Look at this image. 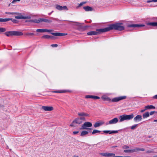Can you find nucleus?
<instances>
[{"label": "nucleus", "mask_w": 157, "mask_h": 157, "mask_svg": "<svg viewBox=\"0 0 157 157\" xmlns=\"http://www.w3.org/2000/svg\"><path fill=\"white\" fill-rule=\"evenodd\" d=\"M105 29V31L106 32L113 29L118 30H122L124 29V27L123 26L122 24L117 23L111 25L109 27Z\"/></svg>", "instance_id": "1"}, {"label": "nucleus", "mask_w": 157, "mask_h": 157, "mask_svg": "<svg viewBox=\"0 0 157 157\" xmlns=\"http://www.w3.org/2000/svg\"><path fill=\"white\" fill-rule=\"evenodd\" d=\"M102 99L105 101H111L113 102H116L120 101L121 100L125 99L126 98V96H120L117 97H116L112 98L111 100L109 97L104 96L101 97Z\"/></svg>", "instance_id": "2"}, {"label": "nucleus", "mask_w": 157, "mask_h": 157, "mask_svg": "<svg viewBox=\"0 0 157 157\" xmlns=\"http://www.w3.org/2000/svg\"><path fill=\"white\" fill-rule=\"evenodd\" d=\"M134 116L133 114H131L129 115H123L119 116L120 120L119 122H122L124 121L129 120L132 119L134 117Z\"/></svg>", "instance_id": "3"}, {"label": "nucleus", "mask_w": 157, "mask_h": 157, "mask_svg": "<svg viewBox=\"0 0 157 157\" xmlns=\"http://www.w3.org/2000/svg\"><path fill=\"white\" fill-rule=\"evenodd\" d=\"M84 120L85 118L81 117L79 118H76L73 121L72 123L70 124V127H75L77 126L78 124H80L82 123V120Z\"/></svg>", "instance_id": "4"}, {"label": "nucleus", "mask_w": 157, "mask_h": 157, "mask_svg": "<svg viewBox=\"0 0 157 157\" xmlns=\"http://www.w3.org/2000/svg\"><path fill=\"white\" fill-rule=\"evenodd\" d=\"M105 29H97L95 31H90L87 33L88 35H97L100 33L105 32Z\"/></svg>", "instance_id": "5"}, {"label": "nucleus", "mask_w": 157, "mask_h": 157, "mask_svg": "<svg viewBox=\"0 0 157 157\" xmlns=\"http://www.w3.org/2000/svg\"><path fill=\"white\" fill-rule=\"evenodd\" d=\"M92 126V124L89 122H86L82 126L81 129H88L89 128L88 127H91Z\"/></svg>", "instance_id": "6"}, {"label": "nucleus", "mask_w": 157, "mask_h": 157, "mask_svg": "<svg viewBox=\"0 0 157 157\" xmlns=\"http://www.w3.org/2000/svg\"><path fill=\"white\" fill-rule=\"evenodd\" d=\"M16 14H17L18 15L15 16V18L16 19H29L31 18L30 16H23L19 13H17Z\"/></svg>", "instance_id": "7"}, {"label": "nucleus", "mask_w": 157, "mask_h": 157, "mask_svg": "<svg viewBox=\"0 0 157 157\" xmlns=\"http://www.w3.org/2000/svg\"><path fill=\"white\" fill-rule=\"evenodd\" d=\"M119 121L117 117H115L112 119L109 120L108 122L106 124H116Z\"/></svg>", "instance_id": "8"}, {"label": "nucleus", "mask_w": 157, "mask_h": 157, "mask_svg": "<svg viewBox=\"0 0 157 157\" xmlns=\"http://www.w3.org/2000/svg\"><path fill=\"white\" fill-rule=\"evenodd\" d=\"M56 8L58 10L61 11L63 10H68V9L67 7L66 6H61L58 5H56Z\"/></svg>", "instance_id": "9"}, {"label": "nucleus", "mask_w": 157, "mask_h": 157, "mask_svg": "<svg viewBox=\"0 0 157 157\" xmlns=\"http://www.w3.org/2000/svg\"><path fill=\"white\" fill-rule=\"evenodd\" d=\"M42 109L45 111H51L54 109L52 106H42Z\"/></svg>", "instance_id": "10"}, {"label": "nucleus", "mask_w": 157, "mask_h": 157, "mask_svg": "<svg viewBox=\"0 0 157 157\" xmlns=\"http://www.w3.org/2000/svg\"><path fill=\"white\" fill-rule=\"evenodd\" d=\"M105 123L104 121H99L97 122H96L94 125V126L95 128L99 127L102 125L103 124Z\"/></svg>", "instance_id": "11"}, {"label": "nucleus", "mask_w": 157, "mask_h": 157, "mask_svg": "<svg viewBox=\"0 0 157 157\" xmlns=\"http://www.w3.org/2000/svg\"><path fill=\"white\" fill-rule=\"evenodd\" d=\"M51 34L54 36H62L67 35V33H53Z\"/></svg>", "instance_id": "12"}, {"label": "nucleus", "mask_w": 157, "mask_h": 157, "mask_svg": "<svg viewBox=\"0 0 157 157\" xmlns=\"http://www.w3.org/2000/svg\"><path fill=\"white\" fill-rule=\"evenodd\" d=\"M103 132L105 133L110 134L112 133H116L118 132V131L117 130L116 131H110V130H104L103 131Z\"/></svg>", "instance_id": "13"}, {"label": "nucleus", "mask_w": 157, "mask_h": 157, "mask_svg": "<svg viewBox=\"0 0 157 157\" xmlns=\"http://www.w3.org/2000/svg\"><path fill=\"white\" fill-rule=\"evenodd\" d=\"M142 119V116L140 115H137L134 118V121L135 122L140 121Z\"/></svg>", "instance_id": "14"}, {"label": "nucleus", "mask_w": 157, "mask_h": 157, "mask_svg": "<svg viewBox=\"0 0 157 157\" xmlns=\"http://www.w3.org/2000/svg\"><path fill=\"white\" fill-rule=\"evenodd\" d=\"M85 98H92L94 99H99L100 98L98 96L90 95H86Z\"/></svg>", "instance_id": "15"}, {"label": "nucleus", "mask_w": 157, "mask_h": 157, "mask_svg": "<svg viewBox=\"0 0 157 157\" xmlns=\"http://www.w3.org/2000/svg\"><path fill=\"white\" fill-rule=\"evenodd\" d=\"M143 25H139L137 24L129 25H128L129 27H140L143 26Z\"/></svg>", "instance_id": "16"}, {"label": "nucleus", "mask_w": 157, "mask_h": 157, "mask_svg": "<svg viewBox=\"0 0 157 157\" xmlns=\"http://www.w3.org/2000/svg\"><path fill=\"white\" fill-rule=\"evenodd\" d=\"M13 36H21L23 35L22 33L20 32L13 31Z\"/></svg>", "instance_id": "17"}, {"label": "nucleus", "mask_w": 157, "mask_h": 157, "mask_svg": "<svg viewBox=\"0 0 157 157\" xmlns=\"http://www.w3.org/2000/svg\"><path fill=\"white\" fill-rule=\"evenodd\" d=\"M83 9L86 11H92L93 10L92 8L88 6L84 7Z\"/></svg>", "instance_id": "18"}, {"label": "nucleus", "mask_w": 157, "mask_h": 157, "mask_svg": "<svg viewBox=\"0 0 157 157\" xmlns=\"http://www.w3.org/2000/svg\"><path fill=\"white\" fill-rule=\"evenodd\" d=\"M144 108L146 109L147 110L151 109H155V106L152 105H148L144 107Z\"/></svg>", "instance_id": "19"}, {"label": "nucleus", "mask_w": 157, "mask_h": 157, "mask_svg": "<svg viewBox=\"0 0 157 157\" xmlns=\"http://www.w3.org/2000/svg\"><path fill=\"white\" fill-rule=\"evenodd\" d=\"M5 34L8 36H13V31L7 32L5 33Z\"/></svg>", "instance_id": "20"}, {"label": "nucleus", "mask_w": 157, "mask_h": 157, "mask_svg": "<svg viewBox=\"0 0 157 157\" xmlns=\"http://www.w3.org/2000/svg\"><path fill=\"white\" fill-rule=\"evenodd\" d=\"M124 151L125 153H131L136 151V150H124Z\"/></svg>", "instance_id": "21"}, {"label": "nucleus", "mask_w": 157, "mask_h": 157, "mask_svg": "<svg viewBox=\"0 0 157 157\" xmlns=\"http://www.w3.org/2000/svg\"><path fill=\"white\" fill-rule=\"evenodd\" d=\"M40 20L41 22L43 21L46 23H50L52 22V21L50 20L44 18H40Z\"/></svg>", "instance_id": "22"}, {"label": "nucleus", "mask_w": 157, "mask_h": 157, "mask_svg": "<svg viewBox=\"0 0 157 157\" xmlns=\"http://www.w3.org/2000/svg\"><path fill=\"white\" fill-rule=\"evenodd\" d=\"M88 133V132L85 130L81 132L80 136H84L86 135Z\"/></svg>", "instance_id": "23"}, {"label": "nucleus", "mask_w": 157, "mask_h": 157, "mask_svg": "<svg viewBox=\"0 0 157 157\" xmlns=\"http://www.w3.org/2000/svg\"><path fill=\"white\" fill-rule=\"evenodd\" d=\"M148 25H151L153 26H157V22H153L149 23L147 24Z\"/></svg>", "instance_id": "24"}, {"label": "nucleus", "mask_w": 157, "mask_h": 157, "mask_svg": "<svg viewBox=\"0 0 157 157\" xmlns=\"http://www.w3.org/2000/svg\"><path fill=\"white\" fill-rule=\"evenodd\" d=\"M78 115L79 116H84L87 117L89 116V114H88L85 113L84 112H81V113H78Z\"/></svg>", "instance_id": "25"}, {"label": "nucleus", "mask_w": 157, "mask_h": 157, "mask_svg": "<svg viewBox=\"0 0 157 157\" xmlns=\"http://www.w3.org/2000/svg\"><path fill=\"white\" fill-rule=\"evenodd\" d=\"M149 116V114L148 112H146L143 114V117L144 118H145Z\"/></svg>", "instance_id": "26"}, {"label": "nucleus", "mask_w": 157, "mask_h": 157, "mask_svg": "<svg viewBox=\"0 0 157 157\" xmlns=\"http://www.w3.org/2000/svg\"><path fill=\"white\" fill-rule=\"evenodd\" d=\"M11 19L10 18H0V22H6L10 20Z\"/></svg>", "instance_id": "27"}, {"label": "nucleus", "mask_w": 157, "mask_h": 157, "mask_svg": "<svg viewBox=\"0 0 157 157\" xmlns=\"http://www.w3.org/2000/svg\"><path fill=\"white\" fill-rule=\"evenodd\" d=\"M67 92V91H66V90H59V91H52V92L55 93H66Z\"/></svg>", "instance_id": "28"}, {"label": "nucleus", "mask_w": 157, "mask_h": 157, "mask_svg": "<svg viewBox=\"0 0 157 157\" xmlns=\"http://www.w3.org/2000/svg\"><path fill=\"white\" fill-rule=\"evenodd\" d=\"M101 132V131L94 129L93 130L92 132V134H94L95 133H100Z\"/></svg>", "instance_id": "29"}, {"label": "nucleus", "mask_w": 157, "mask_h": 157, "mask_svg": "<svg viewBox=\"0 0 157 157\" xmlns=\"http://www.w3.org/2000/svg\"><path fill=\"white\" fill-rule=\"evenodd\" d=\"M51 37L48 35H44L42 37V38L43 39H49Z\"/></svg>", "instance_id": "30"}, {"label": "nucleus", "mask_w": 157, "mask_h": 157, "mask_svg": "<svg viewBox=\"0 0 157 157\" xmlns=\"http://www.w3.org/2000/svg\"><path fill=\"white\" fill-rule=\"evenodd\" d=\"M31 21L33 22L34 23H38L40 22H41V21L40 20V18L38 20H33Z\"/></svg>", "instance_id": "31"}, {"label": "nucleus", "mask_w": 157, "mask_h": 157, "mask_svg": "<svg viewBox=\"0 0 157 157\" xmlns=\"http://www.w3.org/2000/svg\"><path fill=\"white\" fill-rule=\"evenodd\" d=\"M45 29H37L36 31L38 32L44 33L45 32Z\"/></svg>", "instance_id": "32"}, {"label": "nucleus", "mask_w": 157, "mask_h": 157, "mask_svg": "<svg viewBox=\"0 0 157 157\" xmlns=\"http://www.w3.org/2000/svg\"><path fill=\"white\" fill-rule=\"evenodd\" d=\"M137 124H134L130 128L132 130H134L136 128V127H137Z\"/></svg>", "instance_id": "33"}, {"label": "nucleus", "mask_w": 157, "mask_h": 157, "mask_svg": "<svg viewBox=\"0 0 157 157\" xmlns=\"http://www.w3.org/2000/svg\"><path fill=\"white\" fill-rule=\"evenodd\" d=\"M6 31V29L5 28L0 27V33H2L5 32Z\"/></svg>", "instance_id": "34"}, {"label": "nucleus", "mask_w": 157, "mask_h": 157, "mask_svg": "<svg viewBox=\"0 0 157 157\" xmlns=\"http://www.w3.org/2000/svg\"><path fill=\"white\" fill-rule=\"evenodd\" d=\"M100 155L108 157V153H101Z\"/></svg>", "instance_id": "35"}, {"label": "nucleus", "mask_w": 157, "mask_h": 157, "mask_svg": "<svg viewBox=\"0 0 157 157\" xmlns=\"http://www.w3.org/2000/svg\"><path fill=\"white\" fill-rule=\"evenodd\" d=\"M86 2H81V3H80L79 5H78V7H80L81 6H82L83 5L86 4Z\"/></svg>", "instance_id": "36"}, {"label": "nucleus", "mask_w": 157, "mask_h": 157, "mask_svg": "<svg viewBox=\"0 0 157 157\" xmlns=\"http://www.w3.org/2000/svg\"><path fill=\"white\" fill-rule=\"evenodd\" d=\"M115 154L112 153H108V157H111L115 155Z\"/></svg>", "instance_id": "37"}, {"label": "nucleus", "mask_w": 157, "mask_h": 157, "mask_svg": "<svg viewBox=\"0 0 157 157\" xmlns=\"http://www.w3.org/2000/svg\"><path fill=\"white\" fill-rule=\"evenodd\" d=\"M6 13L9 14H11V15H13L17 13H14V12H6Z\"/></svg>", "instance_id": "38"}, {"label": "nucleus", "mask_w": 157, "mask_h": 157, "mask_svg": "<svg viewBox=\"0 0 157 157\" xmlns=\"http://www.w3.org/2000/svg\"><path fill=\"white\" fill-rule=\"evenodd\" d=\"M129 148V147L126 145H124L122 147V148L123 149H127Z\"/></svg>", "instance_id": "39"}, {"label": "nucleus", "mask_w": 157, "mask_h": 157, "mask_svg": "<svg viewBox=\"0 0 157 157\" xmlns=\"http://www.w3.org/2000/svg\"><path fill=\"white\" fill-rule=\"evenodd\" d=\"M34 35V33H27L26 34V35L27 36H33Z\"/></svg>", "instance_id": "40"}, {"label": "nucleus", "mask_w": 157, "mask_h": 157, "mask_svg": "<svg viewBox=\"0 0 157 157\" xmlns=\"http://www.w3.org/2000/svg\"><path fill=\"white\" fill-rule=\"evenodd\" d=\"M151 2H157V0H152L151 1H147V2L149 3Z\"/></svg>", "instance_id": "41"}, {"label": "nucleus", "mask_w": 157, "mask_h": 157, "mask_svg": "<svg viewBox=\"0 0 157 157\" xmlns=\"http://www.w3.org/2000/svg\"><path fill=\"white\" fill-rule=\"evenodd\" d=\"M79 133L78 131H73V135H75L77 134H78Z\"/></svg>", "instance_id": "42"}, {"label": "nucleus", "mask_w": 157, "mask_h": 157, "mask_svg": "<svg viewBox=\"0 0 157 157\" xmlns=\"http://www.w3.org/2000/svg\"><path fill=\"white\" fill-rule=\"evenodd\" d=\"M21 0H13L12 2V3H14L16 2H19Z\"/></svg>", "instance_id": "43"}, {"label": "nucleus", "mask_w": 157, "mask_h": 157, "mask_svg": "<svg viewBox=\"0 0 157 157\" xmlns=\"http://www.w3.org/2000/svg\"><path fill=\"white\" fill-rule=\"evenodd\" d=\"M72 22L73 23H75V25H80V23L78 22Z\"/></svg>", "instance_id": "44"}, {"label": "nucleus", "mask_w": 157, "mask_h": 157, "mask_svg": "<svg viewBox=\"0 0 157 157\" xmlns=\"http://www.w3.org/2000/svg\"><path fill=\"white\" fill-rule=\"evenodd\" d=\"M45 32H50L51 31H52L53 30H52L51 29H45Z\"/></svg>", "instance_id": "45"}, {"label": "nucleus", "mask_w": 157, "mask_h": 157, "mask_svg": "<svg viewBox=\"0 0 157 157\" xmlns=\"http://www.w3.org/2000/svg\"><path fill=\"white\" fill-rule=\"evenodd\" d=\"M146 109L144 108V109L141 110L140 112L141 113H143L146 110Z\"/></svg>", "instance_id": "46"}, {"label": "nucleus", "mask_w": 157, "mask_h": 157, "mask_svg": "<svg viewBox=\"0 0 157 157\" xmlns=\"http://www.w3.org/2000/svg\"><path fill=\"white\" fill-rule=\"evenodd\" d=\"M51 46L52 47H57L58 46V45L57 44H52Z\"/></svg>", "instance_id": "47"}, {"label": "nucleus", "mask_w": 157, "mask_h": 157, "mask_svg": "<svg viewBox=\"0 0 157 157\" xmlns=\"http://www.w3.org/2000/svg\"><path fill=\"white\" fill-rule=\"evenodd\" d=\"M155 112V111H151V112L149 113V115H152L154 114V113Z\"/></svg>", "instance_id": "48"}, {"label": "nucleus", "mask_w": 157, "mask_h": 157, "mask_svg": "<svg viewBox=\"0 0 157 157\" xmlns=\"http://www.w3.org/2000/svg\"><path fill=\"white\" fill-rule=\"evenodd\" d=\"M153 98L154 99H157V94L156 95H155L153 97Z\"/></svg>", "instance_id": "49"}, {"label": "nucleus", "mask_w": 157, "mask_h": 157, "mask_svg": "<svg viewBox=\"0 0 157 157\" xmlns=\"http://www.w3.org/2000/svg\"><path fill=\"white\" fill-rule=\"evenodd\" d=\"M140 148H136L135 150H136V151H140Z\"/></svg>", "instance_id": "50"}, {"label": "nucleus", "mask_w": 157, "mask_h": 157, "mask_svg": "<svg viewBox=\"0 0 157 157\" xmlns=\"http://www.w3.org/2000/svg\"><path fill=\"white\" fill-rule=\"evenodd\" d=\"M145 150L144 148H141L140 149V151H144Z\"/></svg>", "instance_id": "51"}, {"label": "nucleus", "mask_w": 157, "mask_h": 157, "mask_svg": "<svg viewBox=\"0 0 157 157\" xmlns=\"http://www.w3.org/2000/svg\"><path fill=\"white\" fill-rule=\"evenodd\" d=\"M72 157H79L78 156L75 155H74Z\"/></svg>", "instance_id": "52"}, {"label": "nucleus", "mask_w": 157, "mask_h": 157, "mask_svg": "<svg viewBox=\"0 0 157 157\" xmlns=\"http://www.w3.org/2000/svg\"><path fill=\"white\" fill-rule=\"evenodd\" d=\"M113 157H122V156H113Z\"/></svg>", "instance_id": "53"}, {"label": "nucleus", "mask_w": 157, "mask_h": 157, "mask_svg": "<svg viewBox=\"0 0 157 157\" xmlns=\"http://www.w3.org/2000/svg\"><path fill=\"white\" fill-rule=\"evenodd\" d=\"M154 122H157V120H155L154 121Z\"/></svg>", "instance_id": "54"}, {"label": "nucleus", "mask_w": 157, "mask_h": 157, "mask_svg": "<svg viewBox=\"0 0 157 157\" xmlns=\"http://www.w3.org/2000/svg\"><path fill=\"white\" fill-rule=\"evenodd\" d=\"M53 12V11H52L51 13H49L48 15H50L51 14V13H52Z\"/></svg>", "instance_id": "55"}, {"label": "nucleus", "mask_w": 157, "mask_h": 157, "mask_svg": "<svg viewBox=\"0 0 157 157\" xmlns=\"http://www.w3.org/2000/svg\"><path fill=\"white\" fill-rule=\"evenodd\" d=\"M122 157H131L130 156H122Z\"/></svg>", "instance_id": "56"}, {"label": "nucleus", "mask_w": 157, "mask_h": 157, "mask_svg": "<svg viewBox=\"0 0 157 157\" xmlns=\"http://www.w3.org/2000/svg\"><path fill=\"white\" fill-rule=\"evenodd\" d=\"M153 157H157V155L154 156Z\"/></svg>", "instance_id": "57"}]
</instances>
